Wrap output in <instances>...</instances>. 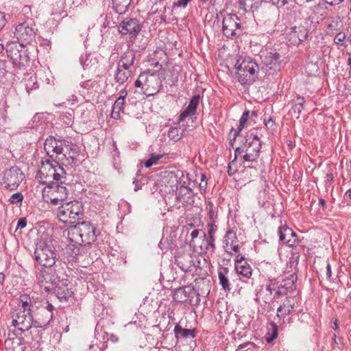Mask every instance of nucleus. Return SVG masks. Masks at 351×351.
Masks as SVG:
<instances>
[{
    "label": "nucleus",
    "mask_w": 351,
    "mask_h": 351,
    "mask_svg": "<svg viewBox=\"0 0 351 351\" xmlns=\"http://www.w3.org/2000/svg\"><path fill=\"white\" fill-rule=\"evenodd\" d=\"M38 278L45 291H53L61 302H67L73 294L71 289L69 287L71 282L66 278H61L56 274L49 273L46 270H41Z\"/></svg>",
    "instance_id": "nucleus-1"
},
{
    "label": "nucleus",
    "mask_w": 351,
    "mask_h": 351,
    "mask_svg": "<svg viewBox=\"0 0 351 351\" xmlns=\"http://www.w3.org/2000/svg\"><path fill=\"white\" fill-rule=\"evenodd\" d=\"M319 20H323L322 14L317 16L315 12H313L307 18H301L295 20L294 25L291 27L289 36L293 43L297 45L307 40L312 34L317 29Z\"/></svg>",
    "instance_id": "nucleus-2"
},
{
    "label": "nucleus",
    "mask_w": 351,
    "mask_h": 351,
    "mask_svg": "<svg viewBox=\"0 0 351 351\" xmlns=\"http://www.w3.org/2000/svg\"><path fill=\"white\" fill-rule=\"evenodd\" d=\"M84 216L83 204L77 200L62 203L57 210V217L70 227L69 232H71L76 231L77 222L82 220Z\"/></svg>",
    "instance_id": "nucleus-3"
},
{
    "label": "nucleus",
    "mask_w": 351,
    "mask_h": 351,
    "mask_svg": "<svg viewBox=\"0 0 351 351\" xmlns=\"http://www.w3.org/2000/svg\"><path fill=\"white\" fill-rule=\"evenodd\" d=\"M53 240H44L38 239L34 250L35 260L45 267L53 266L60 258Z\"/></svg>",
    "instance_id": "nucleus-4"
},
{
    "label": "nucleus",
    "mask_w": 351,
    "mask_h": 351,
    "mask_svg": "<svg viewBox=\"0 0 351 351\" xmlns=\"http://www.w3.org/2000/svg\"><path fill=\"white\" fill-rule=\"evenodd\" d=\"M5 49L14 71L26 69L29 65L30 57L28 49H25L23 44L10 42L6 44Z\"/></svg>",
    "instance_id": "nucleus-5"
},
{
    "label": "nucleus",
    "mask_w": 351,
    "mask_h": 351,
    "mask_svg": "<svg viewBox=\"0 0 351 351\" xmlns=\"http://www.w3.org/2000/svg\"><path fill=\"white\" fill-rule=\"evenodd\" d=\"M235 68L237 77L242 85L250 86L258 79L259 66L250 57L244 58L241 62L237 60Z\"/></svg>",
    "instance_id": "nucleus-6"
},
{
    "label": "nucleus",
    "mask_w": 351,
    "mask_h": 351,
    "mask_svg": "<svg viewBox=\"0 0 351 351\" xmlns=\"http://www.w3.org/2000/svg\"><path fill=\"white\" fill-rule=\"evenodd\" d=\"M156 71L150 73L149 70L141 73L134 82V86L140 88L147 97L157 94L162 86L160 78L156 75Z\"/></svg>",
    "instance_id": "nucleus-7"
},
{
    "label": "nucleus",
    "mask_w": 351,
    "mask_h": 351,
    "mask_svg": "<svg viewBox=\"0 0 351 351\" xmlns=\"http://www.w3.org/2000/svg\"><path fill=\"white\" fill-rule=\"evenodd\" d=\"M221 30L226 38L235 40L243 34L245 27L236 14L228 13L223 17Z\"/></svg>",
    "instance_id": "nucleus-8"
},
{
    "label": "nucleus",
    "mask_w": 351,
    "mask_h": 351,
    "mask_svg": "<svg viewBox=\"0 0 351 351\" xmlns=\"http://www.w3.org/2000/svg\"><path fill=\"white\" fill-rule=\"evenodd\" d=\"M99 234V230L90 221H79L77 222L76 238L84 243V247L90 248L92 243L95 241Z\"/></svg>",
    "instance_id": "nucleus-9"
},
{
    "label": "nucleus",
    "mask_w": 351,
    "mask_h": 351,
    "mask_svg": "<svg viewBox=\"0 0 351 351\" xmlns=\"http://www.w3.org/2000/svg\"><path fill=\"white\" fill-rule=\"evenodd\" d=\"M25 178L23 173L17 166H12L3 171L1 184L9 191L16 190Z\"/></svg>",
    "instance_id": "nucleus-10"
},
{
    "label": "nucleus",
    "mask_w": 351,
    "mask_h": 351,
    "mask_svg": "<svg viewBox=\"0 0 351 351\" xmlns=\"http://www.w3.org/2000/svg\"><path fill=\"white\" fill-rule=\"evenodd\" d=\"M174 301L180 303L189 302L192 306H197L200 302L199 294L193 286H184L176 289L173 293Z\"/></svg>",
    "instance_id": "nucleus-11"
},
{
    "label": "nucleus",
    "mask_w": 351,
    "mask_h": 351,
    "mask_svg": "<svg viewBox=\"0 0 351 351\" xmlns=\"http://www.w3.org/2000/svg\"><path fill=\"white\" fill-rule=\"evenodd\" d=\"M281 57L275 50L263 51L261 58L264 66L261 69L265 70L269 75L274 74L281 68Z\"/></svg>",
    "instance_id": "nucleus-12"
},
{
    "label": "nucleus",
    "mask_w": 351,
    "mask_h": 351,
    "mask_svg": "<svg viewBox=\"0 0 351 351\" xmlns=\"http://www.w3.org/2000/svg\"><path fill=\"white\" fill-rule=\"evenodd\" d=\"M178 173L173 171H165L160 182L158 184L160 191L167 194L177 195L178 190Z\"/></svg>",
    "instance_id": "nucleus-13"
},
{
    "label": "nucleus",
    "mask_w": 351,
    "mask_h": 351,
    "mask_svg": "<svg viewBox=\"0 0 351 351\" xmlns=\"http://www.w3.org/2000/svg\"><path fill=\"white\" fill-rule=\"evenodd\" d=\"M14 36L19 44L24 46L31 44L35 39L36 32L34 28L29 25V23L25 21L19 23L15 28Z\"/></svg>",
    "instance_id": "nucleus-14"
},
{
    "label": "nucleus",
    "mask_w": 351,
    "mask_h": 351,
    "mask_svg": "<svg viewBox=\"0 0 351 351\" xmlns=\"http://www.w3.org/2000/svg\"><path fill=\"white\" fill-rule=\"evenodd\" d=\"M142 23L135 18H125L119 25L118 31L122 35L129 34L130 38H136L142 29Z\"/></svg>",
    "instance_id": "nucleus-15"
},
{
    "label": "nucleus",
    "mask_w": 351,
    "mask_h": 351,
    "mask_svg": "<svg viewBox=\"0 0 351 351\" xmlns=\"http://www.w3.org/2000/svg\"><path fill=\"white\" fill-rule=\"evenodd\" d=\"M242 144L245 149V154L243 155L242 160L245 162H257L262 147L261 143L254 142L251 143L243 140Z\"/></svg>",
    "instance_id": "nucleus-16"
},
{
    "label": "nucleus",
    "mask_w": 351,
    "mask_h": 351,
    "mask_svg": "<svg viewBox=\"0 0 351 351\" xmlns=\"http://www.w3.org/2000/svg\"><path fill=\"white\" fill-rule=\"evenodd\" d=\"M176 263L184 272H189L196 267V263L200 264V261L195 258L191 253H186L176 257Z\"/></svg>",
    "instance_id": "nucleus-17"
},
{
    "label": "nucleus",
    "mask_w": 351,
    "mask_h": 351,
    "mask_svg": "<svg viewBox=\"0 0 351 351\" xmlns=\"http://www.w3.org/2000/svg\"><path fill=\"white\" fill-rule=\"evenodd\" d=\"M278 234L280 241L289 247H293L298 243L296 233L286 225L278 228Z\"/></svg>",
    "instance_id": "nucleus-18"
},
{
    "label": "nucleus",
    "mask_w": 351,
    "mask_h": 351,
    "mask_svg": "<svg viewBox=\"0 0 351 351\" xmlns=\"http://www.w3.org/2000/svg\"><path fill=\"white\" fill-rule=\"evenodd\" d=\"M199 99L200 95L199 94L194 95L191 98L187 107L183 111L181 112L178 117V122H182L189 116H193L196 114Z\"/></svg>",
    "instance_id": "nucleus-19"
},
{
    "label": "nucleus",
    "mask_w": 351,
    "mask_h": 351,
    "mask_svg": "<svg viewBox=\"0 0 351 351\" xmlns=\"http://www.w3.org/2000/svg\"><path fill=\"white\" fill-rule=\"evenodd\" d=\"M18 319L21 327L18 330L24 332L29 330L32 325L34 326V316L30 313H25V311H20L17 314Z\"/></svg>",
    "instance_id": "nucleus-20"
},
{
    "label": "nucleus",
    "mask_w": 351,
    "mask_h": 351,
    "mask_svg": "<svg viewBox=\"0 0 351 351\" xmlns=\"http://www.w3.org/2000/svg\"><path fill=\"white\" fill-rule=\"evenodd\" d=\"M229 272V268L222 265H219L217 270L219 285L225 292H229L231 290V284L228 277Z\"/></svg>",
    "instance_id": "nucleus-21"
},
{
    "label": "nucleus",
    "mask_w": 351,
    "mask_h": 351,
    "mask_svg": "<svg viewBox=\"0 0 351 351\" xmlns=\"http://www.w3.org/2000/svg\"><path fill=\"white\" fill-rule=\"evenodd\" d=\"M175 337L177 340L180 339L195 338L197 334V328L186 329L180 326V324H176L173 330Z\"/></svg>",
    "instance_id": "nucleus-22"
},
{
    "label": "nucleus",
    "mask_w": 351,
    "mask_h": 351,
    "mask_svg": "<svg viewBox=\"0 0 351 351\" xmlns=\"http://www.w3.org/2000/svg\"><path fill=\"white\" fill-rule=\"evenodd\" d=\"M68 239L70 241V244L74 246V252H75V261L77 258L78 256H81L85 254L84 247V242L80 241L76 238V231H73L72 232H69L68 233Z\"/></svg>",
    "instance_id": "nucleus-23"
},
{
    "label": "nucleus",
    "mask_w": 351,
    "mask_h": 351,
    "mask_svg": "<svg viewBox=\"0 0 351 351\" xmlns=\"http://www.w3.org/2000/svg\"><path fill=\"white\" fill-rule=\"evenodd\" d=\"M180 174V176L178 174V189L180 188V191L177 195V199L180 200L181 199H184V197L186 195V193H182L184 189L190 194L192 193V189L187 186L191 181L189 174L184 176L182 171Z\"/></svg>",
    "instance_id": "nucleus-24"
},
{
    "label": "nucleus",
    "mask_w": 351,
    "mask_h": 351,
    "mask_svg": "<svg viewBox=\"0 0 351 351\" xmlns=\"http://www.w3.org/2000/svg\"><path fill=\"white\" fill-rule=\"evenodd\" d=\"M36 301L38 303L37 305L42 308V311L45 314V319L42 320V323H43L45 326H48L53 319L54 306L51 303H49L48 301Z\"/></svg>",
    "instance_id": "nucleus-25"
},
{
    "label": "nucleus",
    "mask_w": 351,
    "mask_h": 351,
    "mask_svg": "<svg viewBox=\"0 0 351 351\" xmlns=\"http://www.w3.org/2000/svg\"><path fill=\"white\" fill-rule=\"evenodd\" d=\"M199 265L200 264L196 263V267H193L195 268V274L199 276L195 279V282L196 285L198 286V288H199L201 285H205L206 287V291H208V293L210 291L209 288L210 281L206 277L207 276V272L206 271L202 272V269L200 267Z\"/></svg>",
    "instance_id": "nucleus-26"
},
{
    "label": "nucleus",
    "mask_w": 351,
    "mask_h": 351,
    "mask_svg": "<svg viewBox=\"0 0 351 351\" xmlns=\"http://www.w3.org/2000/svg\"><path fill=\"white\" fill-rule=\"evenodd\" d=\"M297 280V275L295 274H291L282 280V282L278 286V288L284 289L287 293H293L296 289L295 282Z\"/></svg>",
    "instance_id": "nucleus-27"
},
{
    "label": "nucleus",
    "mask_w": 351,
    "mask_h": 351,
    "mask_svg": "<svg viewBox=\"0 0 351 351\" xmlns=\"http://www.w3.org/2000/svg\"><path fill=\"white\" fill-rule=\"evenodd\" d=\"M291 298H287L285 302L277 309L278 315L281 313L282 316L291 314L293 311L295 304L292 302Z\"/></svg>",
    "instance_id": "nucleus-28"
},
{
    "label": "nucleus",
    "mask_w": 351,
    "mask_h": 351,
    "mask_svg": "<svg viewBox=\"0 0 351 351\" xmlns=\"http://www.w3.org/2000/svg\"><path fill=\"white\" fill-rule=\"evenodd\" d=\"M132 71H123L116 69L114 73V80L119 85H123L127 82L131 77Z\"/></svg>",
    "instance_id": "nucleus-29"
},
{
    "label": "nucleus",
    "mask_w": 351,
    "mask_h": 351,
    "mask_svg": "<svg viewBox=\"0 0 351 351\" xmlns=\"http://www.w3.org/2000/svg\"><path fill=\"white\" fill-rule=\"evenodd\" d=\"M235 270L238 275L242 276L246 278H250L252 276V269L247 261L241 264H236Z\"/></svg>",
    "instance_id": "nucleus-30"
},
{
    "label": "nucleus",
    "mask_w": 351,
    "mask_h": 351,
    "mask_svg": "<svg viewBox=\"0 0 351 351\" xmlns=\"http://www.w3.org/2000/svg\"><path fill=\"white\" fill-rule=\"evenodd\" d=\"M113 8L117 13L122 14L125 13L131 4L132 0H112Z\"/></svg>",
    "instance_id": "nucleus-31"
},
{
    "label": "nucleus",
    "mask_w": 351,
    "mask_h": 351,
    "mask_svg": "<svg viewBox=\"0 0 351 351\" xmlns=\"http://www.w3.org/2000/svg\"><path fill=\"white\" fill-rule=\"evenodd\" d=\"M36 301H35V320L34 321V327L35 328H42L43 329L46 328L47 326H45L43 323H42V320L45 319V314L42 311V308L37 305Z\"/></svg>",
    "instance_id": "nucleus-32"
},
{
    "label": "nucleus",
    "mask_w": 351,
    "mask_h": 351,
    "mask_svg": "<svg viewBox=\"0 0 351 351\" xmlns=\"http://www.w3.org/2000/svg\"><path fill=\"white\" fill-rule=\"evenodd\" d=\"M341 23L340 16H337L332 18L331 22L327 25L328 34H334L340 31L342 26Z\"/></svg>",
    "instance_id": "nucleus-33"
},
{
    "label": "nucleus",
    "mask_w": 351,
    "mask_h": 351,
    "mask_svg": "<svg viewBox=\"0 0 351 351\" xmlns=\"http://www.w3.org/2000/svg\"><path fill=\"white\" fill-rule=\"evenodd\" d=\"M305 99L299 95H297L296 102L292 107L291 110L295 114V118L299 119L302 110L304 109V104Z\"/></svg>",
    "instance_id": "nucleus-34"
},
{
    "label": "nucleus",
    "mask_w": 351,
    "mask_h": 351,
    "mask_svg": "<svg viewBox=\"0 0 351 351\" xmlns=\"http://www.w3.org/2000/svg\"><path fill=\"white\" fill-rule=\"evenodd\" d=\"M125 101H120L117 99L113 104L111 117L114 119H118L120 117V113L123 112Z\"/></svg>",
    "instance_id": "nucleus-35"
},
{
    "label": "nucleus",
    "mask_w": 351,
    "mask_h": 351,
    "mask_svg": "<svg viewBox=\"0 0 351 351\" xmlns=\"http://www.w3.org/2000/svg\"><path fill=\"white\" fill-rule=\"evenodd\" d=\"M237 239L236 233L234 232V230L231 228H229L227 230L225 236L223 237V248L225 249V251L226 253L232 255V252L229 251L228 249H226L229 245H230V242L232 239Z\"/></svg>",
    "instance_id": "nucleus-36"
},
{
    "label": "nucleus",
    "mask_w": 351,
    "mask_h": 351,
    "mask_svg": "<svg viewBox=\"0 0 351 351\" xmlns=\"http://www.w3.org/2000/svg\"><path fill=\"white\" fill-rule=\"evenodd\" d=\"M80 62L83 69L85 70L92 67L94 65L95 60H93L91 54L85 53L80 56Z\"/></svg>",
    "instance_id": "nucleus-37"
},
{
    "label": "nucleus",
    "mask_w": 351,
    "mask_h": 351,
    "mask_svg": "<svg viewBox=\"0 0 351 351\" xmlns=\"http://www.w3.org/2000/svg\"><path fill=\"white\" fill-rule=\"evenodd\" d=\"M60 120L67 125H71L74 119V111L73 109H69L65 112H62L60 116Z\"/></svg>",
    "instance_id": "nucleus-38"
},
{
    "label": "nucleus",
    "mask_w": 351,
    "mask_h": 351,
    "mask_svg": "<svg viewBox=\"0 0 351 351\" xmlns=\"http://www.w3.org/2000/svg\"><path fill=\"white\" fill-rule=\"evenodd\" d=\"M271 328L265 335V341L268 343H271L273 341L277 338L278 335V328L276 324L274 322L271 323Z\"/></svg>",
    "instance_id": "nucleus-39"
},
{
    "label": "nucleus",
    "mask_w": 351,
    "mask_h": 351,
    "mask_svg": "<svg viewBox=\"0 0 351 351\" xmlns=\"http://www.w3.org/2000/svg\"><path fill=\"white\" fill-rule=\"evenodd\" d=\"M135 58L136 53L133 51H128L121 56L119 61H120L121 63H126L131 66H133Z\"/></svg>",
    "instance_id": "nucleus-40"
},
{
    "label": "nucleus",
    "mask_w": 351,
    "mask_h": 351,
    "mask_svg": "<svg viewBox=\"0 0 351 351\" xmlns=\"http://www.w3.org/2000/svg\"><path fill=\"white\" fill-rule=\"evenodd\" d=\"M245 123H242V121L239 120V125L237 129H234V128H232L230 130V134L229 135L230 136L231 134L233 132L232 138L230 137V145L231 147H233L234 142L236 141L237 137H239L241 136V132L244 128Z\"/></svg>",
    "instance_id": "nucleus-41"
},
{
    "label": "nucleus",
    "mask_w": 351,
    "mask_h": 351,
    "mask_svg": "<svg viewBox=\"0 0 351 351\" xmlns=\"http://www.w3.org/2000/svg\"><path fill=\"white\" fill-rule=\"evenodd\" d=\"M180 128H171L168 131V137L170 140L177 142L183 136L182 132H180Z\"/></svg>",
    "instance_id": "nucleus-42"
},
{
    "label": "nucleus",
    "mask_w": 351,
    "mask_h": 351,
    "mask_svg": "<svg viewBox=\"0 0 351 351\" xmlns=\"http://www.w3.org/2000/svg\"><path fill=\"white\" fill-rule=\"evenodd\" d=\"M260 130L259 128H255L254 130H252L251 132L248 134H247L245 136L243 137V141H245L246 142L249 143H261V141L260 140V138L258 137V131Z\"/></svg>",
    "instance_id": "nucleus-43"
},
{
    "label": "nucleus",
    "mask_w": 351,
    "mask_h": 351,
    "mask_svg": "<svg viewBox=\"0 0 351 351\" xmlns=\"http://www.w3.org/2000/svg\"><path fill=\"white\" fill-rule=\"evenodd\" d=\"M215 235H208V238L206 241L205 250L211 253L215 252L216 249L215 245Z\"/></svg>",
    "instance_id": "nucleus-44"
},
{
    "label": "nucleus",
    "mask_w": 351,
    "mask_h": 351,
    "mask_svg": "<svg viewBox=\"0 0 351 351\" xmlns=\"http://www.w3.org/2000/svg\"><path fill=\"white\" fill-rule=\"evenodd\" d=\"M58 169L55 167H51V171H53L52 178L53 181L59 182L61 184H66V178L65 176H63L57 172Z\"/></svg>",
    "instance_id": "nucleus-45"
},
{
    "label": "nucleus",
    "mask_w": 351,
    "mask_h": 351,
    "mask_svg": "<svg viewBox=\"0 0 351 351\" xmlns=\"http://www.w3.org/2000/svg\"><path fill=\"white\" fill-rule=\"evenodd\" d=\"M40 184L42 185H45L47 188L49 190L48 193H51V195H53V192L55 190H57L58 186H60V184L59 182L55 181H40Z\"/></svg>",
    "instance_id": "nucleus-46"
},
{
    "label": "nucleus",
    "mask_w": 351,
    "mask_h": 351,
    "mask_svg": "<svg viewBox=\"0 0 351 351\" xmlns=\"http://www.w3.org/2000/svg\"><path fill=\"white\" fill-rule=\"evenodd\" d=\"M162 157V155L158 154L155 155L152 154L149 158L144 162V165L146 168H149L152 165L157 164L158 161Z\"/></svg>",
    "instance_id": "nucleus-47"
},
{
    "label": "nucleus",
    "mask_w": 351,
    "mask_h": 351,
    "mask_svg": "<svg viewBox=\"0 0 351 351\" xmlns=\"http://www.w3.org/2000/svg\"><path fill=\"white\" fill-rule=\"evenodd\" d=\"M24 196L21 192H17L11 195L9 198V202L11 204H21L23 200Z\"/></svg>",
    "instance_id": "nucleus-48"
},
{
    "label": "nucleus",
    "mask_w": 351,
    "mask_h": 351,
    "mask_svg": "<svg viewBox=\"0 0 351 351\" xmlns=\"http://www.w3.org/2000/svg\"><path fill=\"white\" fill-rule=\"evenodd\" d=\"M58 138H56V137H54L53 136H49L45 140V143H44V149L47 152L48 156H49V152H48L47 150L51 149V148L53 149V147H54L53 143L54 142L55 143H58Z\"/></svg>",
    "instance_id": "nucleus-49"
},
{
    "label": "nucleus",
    "mask_w": 351,
    "mask_h": 351,
    "mask_svg": "<svg viewBox=\"0 0 351 351\" xmlns=\"http://www.w3.org/2000/svg\"><path fill=\"white\" fill-rule=\"evenodd\" d=\"M54 193H57V196L63 201L67 198V189L63 184H60V186H58V189L55 190Z\"/></svg>",
    "instance_id": "nucleus-50"
},
{
    "label": "nucleus",
    "mask_w": 351,
    "mask_h": 351,
    "mask_svg": "<svg viewBox=\"0 0 351 351\" xmlns=\"http://www.w3.org/2000/svg\"><path fill=\"white\" fill-rule=\"evenodd\" d=\"M247 1L252 3L250 5L252 9L258 10L261 7L265 0H239V3L241 5H245Z\"/></svg>",
    "instance_id": "nucleus-51"
},
{
    "label": "nucleus",
    "mask_w": 351,
    "mask_h": 351,
    "mask_svg": "<svg viewBox=\"0 0 351 351\" xmlns=\"http://www.w3.org/2000/svg\"><path fill=\"white\" fill-rule=\"evenodd\" d=\"M171 75L170 77L167 79V84L172 86L176 85L178 81V74L179 71L176 69L175 66L173 67L172 71H171Z\"/></svg>",
    "instance_id": "nucleus-52"
},
{
    "label": "nucleus",
    "mask_w": 351,
    "mask_h": 351,
    "mask_svg": "<svg viewBox=\"0 0 351 351\" xmlns=\"http://www.w3.org/2000/svg\"><path fill=\"white\" fill-rule=\"evenodd\" d=\"M64 254L69 261H75L74 246L70 244V243L66 245Z\"/></svg>",
    "instance_id": "nucleus-53"
},
{
    "label": "nucleus",
    "mask_w": 351,
    "mask_h": 351,
    "mask_svg": "<svg viewBox=\"0 0 351 351\" xmlns=\"http://www.w3.org/2000/svg\"><path fill=\"white\" fill-rule=\"evenodd\" d=\"M21 304L22 308L23 309L22 311H25V313H30L32 315H33V313L35 311V306L32 304V300H25Z\"/></svg>",
    "instance_id": "nucleus-54"
},
{
    "label": "nucleus",
    "mask_w": 351,
    "mask_h": 351,
    "mask_svg": "<svg viewBox=\"0 0 351 351\" xmlns=\"http://www.w3.org/2000/svg\"><path fill=\"white\" fill-rule=\"evenodd\" d=\"M335 34H336V36H335L334 42L337 45H340L341 46H345L343 42L346 38V34L341 31H339L338 32H337Z\"/></svg>",
    "instance_id": "nucleus-55"
},
{
    "label": "nucleus",
    "mask_w": 351,
    "mask_h": 351,
    "mask_svg": "<svg viewBox=\"0 0 351 351\" xmlns=\"http://www.w3.org/2000/svg\"><path fill=\"white\" fill-rule=\"evenodd\" d=\"M8 73V62L5 60H0V78L5 77Z\"/></svg>",
    "instance_id": "nucleus-56"
},
{
    "label": "nucleus",
    "mask_w": 351,
    "mask_h": 351,
    "mask_svg": "<svg viewBox=\"0 0 351 351\" xmlns=\"http://www.w3.org/2000/svg\"><path fill=\"white\" fill-rule=\"evenodd\" d=\"M237 172V167L235 160H232L228 164V173L230 176L234 175Z\"/></svg>",
    "instance_id": "nucleus-57"
},
{
    "label": "nucleus",
    "mask_w": 351,
    "mask_h": 351,
    "mask_svg": "<svg viewBox=\"0 0 351 351\" xmlns=\"http://www.w3.org/2000/svg\"><path fill=\"white\" fill-rule=\"evenodd\" d=\"M290 0H265V3H269L275 6H285L289 3Z\"/></svg>",
    "instance_id": "nucleus-58"
},
{
    "label": "nucleus",
    "mask_w": 351,
    "mask_h": 351,
    "mask_svg": "<svg viewBox=\"0 0 351 351\" xmlns=\"http://www.w3.org/2000/svg\"><path fill=\"white\" fill-rule=\"evenodd\" d=\"M200 176V182L199 183V187L200 190L206 191L207 187V178L204 173H201Z\"/></svg>",
    "instance_id": "nucleus-59"
},
{
    "label": "nucleus",
    "mask_w": 351,
    "mask_h": 351,
    "mask_svg": "<svg viewBox=\"0 0 351 351\" xmlns=\"http://www.w3.org/2000/svg\"><path fill=\"white\" fill-rule=\"evenodd\" d=\"M207 226L208 235H215L217 230V226L215 224V221H209Z\"/></svg>",
    "instance_id": "nucleus-60"
},
{
    "label": "nucleus",
    "mask_w": 351,
    "mask_h": 351,
    "mask_svg": "<svg viewBox=\"0 0 351 351\" xmlns=\"http://www.w3.org/2000/svg\"><path fill=\"white\" fill-rule=\"evenodd\" d=\"M95 81H93L92 80H85L80 83V86L82 88H86L87 90H89L90 88H93L95 86Z\"/></svg>",
    "instance_id": "nucleus-61"
},
{
    "label": "nucleus",
    "mask_w": 351,
    "mask_h": 351,
    "mask_svg": "<svg viewBox=\"0 0 351 351\" xmlns=\"http://www.w3.org/2000/svg\"><path fill=\"white\" fill-rule=\"evenodd\" d=\"M243 154H245V149H244L243 145H241L240 147H238L234 150V158L233 160H235L237 162V158L241 156L242 158Z\"/></svg>",
    "instance_id": "nucleus-62"
},
{
    "label": "nucleus",
    "mask_w": 351,
    "mask_h": 351,
    "mask_svg": "<svg viewBox=\"0 0 351 351\" xmlns=\"http://www.w3.org/2000/svg\"><path fill=\"white\" fill-rule=\"evenodd\" d=\"M103 339L107 341H110L112 343H116L119 340V338L116 335L112 333L109 334L108 332H105L104 335L103 336Z\"/></svg>",
    "instance_id": "nucleus-63"
},
{
    "label": "nucleus",
    "mask_w": 351,
    "mask_h": 351,
    "mask_svg": "<svg viewBox=\"0 0 351 351\" xmlns=\"http://www.w3.org/2000/svg\"><path fill=\"white\" fill-rule=\"evenodd\" d=\"M27 226V219L25 217H21L19 219L16 227V231L19 229H23Z\"/></svg>",
    "instance_id": "nucleus-64"
}]
</instances>
